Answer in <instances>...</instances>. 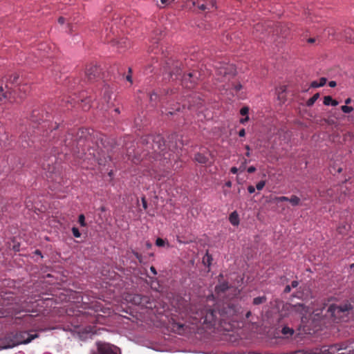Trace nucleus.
<instances>
[{
    "label": "nucleus",
    "mask_w": 354,
    "mask_h": 354,
    "mask_svg": "<svg viewBox=\"0 0 354 354\" xmlns=\"http://www.w3.org/2000/svg\"><path fill=\"white\" fill-rule=\"evenodd\" d=\"M28 88V87L27 85H22L19 87L18 90H19V91L23 90L24 92H26Z\"/></svg>",
    "instance_id": "nucleus-50"
},
{
    "label": "nucleus",
    "mask_w": 354,
    "mask_h": 354,
    "mask_svg": "<svg viewBox=\"0 0 354 354\" xmlns=\"http://www.w3.org/2000/svg\"><path fill=\"white\" fill-rule=\"evenodd\" d=\"M319 97V93H315L313 97L309 98L306 102L307 106H312L315 102L318 100Z\"/></svg>",
    "instance_id": "nucleus-20"
},
{
    "label": "nucleus",
    "mask_w": 354,
    "mask_h": 354,
    "mask_svg": "<svg viewBox=\"0 0 354 354\" xmlns=\"http://www.w3.org/2000/svg\"><path fill=\"white\" fill-rule=\"evenodd\" d=\"M315 41V38H309V39H308V43H310V44H313V43H314Z\"/></svg>",
    "instance_id": "nucleus-63"
},
{
    "label": "nucleus",
    "mask_w": 354,
    "mask_h": 354,
    "mask_svg": "<svg viewBox=\"0 0 354 354\" xmlns=\"http://www.w3.org/2000/svg\"><path fill=\"white\" fill-rule=\"evenodd\" d=\"M354 308V303L346 300L339 304H324L321 314L324 313V317L334 322H339L348 318Z\"/></svg>",
    "instance_id": "nucleus-2"
},
{
    "label": "nucleus",
    "mask_w": 354,
    "mask_h": 354,
    "mask_svg": "<svg viewBox=\"0 0 354 354\" xmlns=\"http://www.w3.org/2000/svg\"><path fill=\"white\" fill-rule=\"evenodd\" d=\"M332 97L329 95L328 96H325L324 98V105L326 106H329L331 104V102H332Z\"/></svg>",
    "instance_id": "nucleus-38"
},
{
    "label": "nucleus",
    "mask_w": 354,
    "mask_h": 354,
    "mask_svg": "<svg viewBox=\"0 0 354 354\" xmlns=\"http://www.w3.org/2000/svg\"><path fill=\"white\" fill-rule=\"evenodd\" d=\"M80 100L82 103H84V104L82 105V109L84 111L88 110L91 107V99L86 97L85 99H81Z\"/></svg>",
    "instance_id": "nucleus-22"
},
{
    "label": "nucleus",
    "mask_w": 354,
    "mask_h": 354,
    "mask_svg": "<svg viewBox=\"0 0 354 354\" xmlns=\"http://www.w3.org/2000/svg\"><path fill=\"white\" fill-rule=\"evenodd\" d=\"M142 295H134L133 297H132V299H131V301L136 304V305H139L140 306L141 303H142Z\"/></svg>",
    "instance_id": "nucleus-24"
},
{
    "label": "nucleus",
    "mask_w": 354,
    "mask_h": 354,
    "mask_svg": "<svg viewBox=\"0 0 354 354\" xmlns=\"http://www.w3.org/2000/svg\"><path fill=\"white\" fill-rule=\"evenodd\" d=\"M251 315H252L251 311H248L247 313L245 314V317L247 319H248L251 316Z\"/></svg>",
    "instance_id": "nucleus-64"
},
{
    "label": "nucleus",
    "mask_w": 354,
    "mask_h": 354,
    "mask_svg": "<svg viewBox=\"0 0 354 354\" xmlns=\"http://www.w3.org/2000/svg\"><path fill=\"white\" fill-rule=\"evenodd\" d=\"M229 220L232 225H237L239 223V216L236 212H234L230 214Z\"/></svg>",
    "instance_id": "nucleus-17"
},
{
    "label": "nucleus",
    "mask_w": 354,
    "mask_h": 354,
    "mask_svg": "<svg viewBox=\"0 0 354 354\" xmlns=\"http://www.w3.org/2000/svg\"><path fill=\"white\" fill-rule=\"evenodd\" d=\"M341 109L344 113H348L353 111V108L352 106H348L346 105H344L341 106Z\"/></svg>",
    "instance_id": "nucleus-33"
},
{
    "label": "nucleus",
    "mask_w": 354,
    "mask_h": 354,
    "mask_svg": "<svg viewBox=\"0 0 354 354\" xmlns=\"http://www.w3.org/2000/svg\"><path fill=\"white\" fill-rule=\"evenodd\" d=\"M266 300H267V298L266 296L257 297L253 299L252 303L254 305H259V304L265 303L266 301Z\"/></svg>",
    "instance_id": "nucleus-25"
},
{
    "label": "nucleus",
    "mask_w": 354,
    "mask_h": 354,
    "mask_svg": "<svg viewBox=\"0 0 354 354\" xmlns=\"http://www.w3.org/2000/svg\"><path fill=\"white\" fill-rule=\"evenodd\" d=\"M43 168L44 170H46L47 172L50 174V176L48 177H51V174L54 173L55 169L54 166H50V163H43Z\"/></svg>",
    "instance_id": "nucleus-28"
},
{
    "label": "nucleus",
    "mask_w": 354,
    "mask_h": 354,
    "mask_svg": "<svg viewBox=\"0 0 354 354\" xmlns=\"http://www.w3.org/2000/svg\"><path fill=\"white\" fill-rule=\"evenodd\" d=\"M348 345H351V346H353V347H351L350 348L351 349H353V351H351V354H354V342H352V343H348Z\"/></svg>",
    "instance_id": "nucleus-62"
},
{
    "label": "nucleus",
    "mask_w": 354,
    "mask_h": 354,
    "mask_svg": "<svg viewBox=\"0 0 354 354\" xmlns=\"http://www.w3.org/2000/svg\"><path fill=\"white\" fill-rule=\"evenodd\" d=\"M210 156H211V153L209 151L207 152V156L204 153H197L195 155L194 160L200 164L205 165V164L208 163L209 160V157Z\"/></svg>",
    "instance_id": "nucleus-14"
},
{
    "label": "nucleus",
    "mask_w": 354,
    "mask_h": 354,
    "mask_svg": "<svg viewBox=\"0 0 354 354\" xmlns=\"http://www.w3.org/2000/svg\"><path fill=\"white\" fill-rule=\"evenodd\" d=\"M248 120H249V117L247 115L245 118H241V119L240 120V122H241V124H244L245 122H248Z\"/></svg>",
    "instance_id": "nucleus-55"
},
{
    "label": "nucleus",
    "mask_w": 354,
    "mask_h": 354,
    "mask_svg": "<svg viewBox=\"0 0 354 354\" xmlns=\"http://www.w3.org/2000/svg\"><path fill=\"white\" fill-rule=\"evenodd\" d=\"M90 136V133L87 129H80L76 133L75 138L73 133L68 134L66 138L64 140V145L71 150L75 151V147H77L78 145L81 146V143L84 141L89 140Z\"/></svg>",
    "instance_id": "nucleus-7"
},
{
    "label": "nucleus",
    "mask_w": 354,
    "mask_h": 354,
    "mask_svg": "<svg viewBox=\"0 0 354 354\" xmlns=\"http://www.w3.org/2000/svg\"><path fill=\"white\" fill-rule=\"evenodd\" d=\"M336 85H337V84H336V82H335V81H330V82H329V83H328V86H329L330 87H332V88H333V87H335Z\"/></svg>",
    "instance_id": "nucleus-57"
},
{
    "label": "nucleus",
    "mask_w": 354,
    "mask_h": 354,
    "mask_svg": "<svg viewBox=\"0 0 354 354\" xmlns=\"http://www.w3.org/2000/svg\"><path fill=\"white\" fill-rule=\"evenodd\" d=\"M291 310L292 312L299 313V315L301 316L302 322H304V318L305 319L306 318V315L308 313V308L302 304H298L292 306L291 308Z\"/></svg>",
    "instance_id": "nucleus-12"
},
{
    "label": "nucleus",
    "mask_w": 354,
    "mask_h": 354,
    "mask_svg": "<svg viewBox=\"0 0 354 354\" xmlns=\"http://www.w3.org/2000/svg\"><path fill=\"white\" fill-rule=\"evenodd\" d=\"M131 72H132L131 68H129V74H128V75H127V77H126V80H127L128 82H129L131 84H132V82H133V80H132V76H131Z\"/></svg>",
    "instance_id": "nucleus-42"
},
{
    "label": "nucleus",
    "mask_w": 354,
    "mask_h": 354,
    "mask_svg": "<svg viewBox=\"0 0 354 354\" xmlns=\"http://www.w3.org/2000/svg\"><path fill=\"white\" fill-rule=\"evenodd\" d=\"M103 97L106 103H109L111 98V92L108 87L104 88Z\"/></svg>",
    "instance_id": "nucleus-19"
},
{
    "label": "nucleus",
    "mask_w": 354,
    "mask_h": 354,
    "mask_svg": "<svg viewBox=\"0 0 354 354\" xmlns=\"http://www.w3.org/2000/svg\"><path fill=\"white\" fill-rule=\"evenodd\" d=\"M326 81H327V80H326V77H321V78L319 79V82H318V83H319V85L320 86H324V85L326 84Z\"/></svg>",
    "instance_id": "nucleus-44"
},
{
    "label": "nucleus",
    "mask_w": 354,
    "mask_h": 354,
    "mask_svg": "<svg viewBox=\"0 0 354 354\" xmlns=\"http://www.w3.org/2000/svg\"><path fill=\"white\" fill-rule=\"evenodd\" d=\"M337 104H338L337 101H336V100H335L332 99V102H331L330 105H332V106H337Z\"/></svg>",
    "instance_id": "nucleus-61"
},
{
    "label": "nucleus",
    "mask_w": 354,
    "mask_h": 354,
    "mask_svg": "<svg viewBox=\"0 0 354 354\" xmlns=\"http://www.w3.org/2000/svg\"><path fill=\"white\" fill-rule=\"evenodd\" d=\"M281 333L284 335H292L294 333V330L289 327L285 326L282 328Z\"/></svg>",
    "instance_id": "nucleus-32"
},
{
    "label": "nucleus",
    "mask_w": 354,
    "mask_h": 354,
    "mask_svg": "<svg viewBox=\"0 0 354 354\" xmlns=\"http://www.w3.org/2000/svg\"><path fill=\"white\" fill-rule=\"evenodd\" d=\"M349 229L350 226L348 225H342L337 227V231L339 234H345Z\"/></svg>",
    "instance_id": "nucleus-30"
},
{
    "label": "nucleus",
    "mask_w": 354,
    "mask_h": 354,
    "mask_svg": "<svg viewBox=\"0 0 354 354\" xmlns=\"http://www.w3.org/2000/svg\"><path fill=\"white\" fill-rule=\"evenodd\" d=\"M150 270H151V272L154 275H156V274H157V271H156V270L155 267H153V266H151V268H150Z\"/></svg>",
    "instance_id": "nucleus-58"
},
{
    "label": "nucleus",
    "mask_w": 354,
    "mask_h": 354,
    "mask_svg": "<svg viewBox=\"0 0 354 354\" xmlns=\"http://www.w3.org/2000/svg\"><path fill=\"white\" fill-rule=\"evenodd\" d=\"M263 27H264V26H263V23L259 22V23H257V24H255L254 29L257 32H261V31H263Z\"/></svg>",
    "instance_id": "nucleus-35"
},
{
    "label": "nucleus",
    "mask_w": 354,
    "mask_h": 354,
    "mask_svg": "<svg viewBox=\"0 0 354 354\" xmlns=\"http://www.w3.org/2000/svg\"><path fill=\"white\" fill-rule=\"evenodd\" d=\"M142 299H142V303H141L140 306H145L146 308H151L152 307L151 305L149 306L151 303H150V299L148 296L142 295Z\"/></svg>",
    "instance_id": "nucleus-29"
},
{
    "label": "nucleus",
    "mask_w": 354,
    "mask_h": 354,
    "mask_svg": "<svg viewBox=\"0 0 354 354\" xmlns=\"http://www.w3.org/2000/svg\"><path fill=\"white\" fill-rule=\"evenodd\" d=\"M185 325L180 323H174L173 328L174 330H176L179 334H181L184 332V328Z\"/></svg>",
    "instance_id": "nucleus-27"
},
{
    "label": "nucleus",
    "mask_w": 354,
    "mask_h": 354,
    "mask_svg": "<svg viewBox=\"0 0 354 354\" xmlns=\"http://www.w3.org/2000/svg\"><path fill=\"white\" fill-rule=\"evenodd\" d=\"M217 74L221 75L225 80H230L234 77L236 73V68L233 64H225L221 66H216Z\"/></svg>",
    "instance_id": "nucleus-9"
},
{
    "label": "nucleus",
    "mask_w": 354,
    "mask_h": 354,
    "mask_svg": "<svg viewBox=\"0 0 354 354\" xmlns=\"http://www.w3.org/2000/svg\"><path fill=\"white\" fill-rule=\"evenodd\" d=\"M192 5H193L194 6H198V8L201 10H202V11H204V10H207V5H206V4H204V3L199 4L198 1H194V0H193V1H192Z\"/></svg>",
    "instance_id": "nucleus-31"
},
{
    "label": "nucleus",
    "mask_w": 354,
    "mask_h": 354,
    "mask_svg": "<svg viewBox=\"0 0 354 354\" xmlns=\"http://www.w3.org/2000/svg\"><path fill=\"white\" fill-rule=\"evenodd\" d=\"M37 333L30 330H12L7 333L3 337L0 338V348L8 349L14 348L20 344H27L32 340L37 338Z\"/></svg>",
    "instance_id": "nucleus-3"
},
{
    "label": "nucleus",
    "mask_w": 354,
    "mask_h": 354,
    "mask_svg": "<svg viewBox=\"0 0 354 354\" xmlns=\"http://www.w3.org/2000/svg\"><path fill=\"white\" fill-rule=\"evenodd\" d=\"M284 354H307V353L305 352L303 350H297V351H292V352L286 353H284Z\"/></svg>",
    "instance_id": "nucleus-43"
},
{
    "label": "nucleus",
    "mask_w": 354,
    "mask_h": 354,
    "mask_svg": "<svg viewBox=\"0 0 354 354\" xmlns=\"http://www.w3.org/2000/svg\"><path fill=\"white\" fill-rule=\"evenodd\" d=\"M169 111L167 113V115H174L175 113V111H179L180 110V106L178 103L176 104L170 105Z\"/></svg>",
    "instance_id": "nucleus-23"
},
{
    "label": "nucleus",
    "mask_w": 354,
    "mask_h": 354,
    "mask_svg": "<svg viewBox=\"0 0 354 354\" xmlns=\"http://www.w3.org/2000/svg\"><path fill=\"white\" fill-rule=\"evenodd\" d=\"M159 39H154L151 41L152 45L150 47L151 52L153 53L154 54H158L160 52V49H159L158 45V40Z\"/></svg>",
    "instance_id": "nucleus-16"
},
{
    "label": "nucleus",
    "mask_w": 354,
    "mask_h": 354,
    "mask_svg": "<svg viewBox=\"0 0 354 354\" xmlns=\"http://www.w3.org/2000/svg\"><path fill=\"white\" fill-rule=\"evenodd\" d=\"M265 185H266V181L265 180H261V181H259L257 184L256 188H257V190L260 191V190L263 189V188L264 187Z\"/></svg>",
    "instance_id": "nucleus-40"
},
{
    "label": "nucleus",
    "mask_w": 354,
    "mask_h": 354,
    "mask_svg": "<svg viewBox=\"0 0 354 354\" xmlns=\"http://www.w3.org/2000/svg\"><path fill=\"white\" fill-rule=\"evenodd\" d=\"M160 2L163 5H168L171 3L170 0H160Z\"/></svg>",
    "instance_id": "nucleus-59"
},
{
    "label": "nucleus",
    "mask_w": 354,
    "mask_h": 354,
    "mask_svg": "<svg viewBox=\"0 0 354 354\" xmlns=\"http://www.w3.org/2000/svg\"><path fill=\"white\" fill-rule=\"evenodd\" d=\"M119 349L110 344L97 342V351H93L91 354H118Z\"/></svg>",
    "instance_id": "nucleus-10"
},
{
    "label": "nucleus",
    "mask_w": 354,
    "mask_h": 354,
    "mask_svg": "<svg viewBox=\"0 0 354 354\" xmlns=\"http://www.w3.org/2000/svg\"><path fill=\"white\" fill-rule=\"evenodd\" d=\"M299 285V282L297 281H292L291 283V288H296Z\"/></svg>",
    "instance_id": "nucleus-52"
},
{
    "label": "nucleus",
    "mask_w": 354,
    "mask_h": 354,
    "mask_svg": "<svg viewBox=\"0 0 354 354\" xmlns=\"http://www.w3.org/2000/svg\"><path fill=\"white\" fill-rule=\"evenodd\" d=\"M274 201L277 203L289 201V198H288L286 196H279V197H276L274 198Z\"/></svg>",
    "instance_id": "nucleus-39"
},
{
    "label": "nucleus",
    "mask_w": 354,
    "mask_h": 354,
    "mask_svg": "<svg viewBox=\"0 0 354 354\" xmlns=\"http://www.w3.org/2000/svg\"><path fill=\"white\" fill-rule=\"evenodd\" d=\"M245 149H247V152H246L245 155H246V156L249 157L250 156V153L249 152L250 147L248 145H246Z\"/></svg>",
    "instance_id": "nucleus-60"
},
{
    "label": "nucleus",
    "mask_w": 354,
    "mask_h": 354,
    "mask_svg": "<svg viewBox=\"0 0 354 354\" xmlns=\"http://www.w3.org/2000/svg\"><path fill=\"white\" fill-rule=\"evenodd\" d=\"M233 88L236 92H238L242 88V85L240 83L234 84Z\"/></svg>",
    "instance_id": "nucleus-45"
},
{
    "label": "nucleus",
    "mask_w": 354,
    "mask_h": 354,
    "mask_svg": "<svg viewBox=\"0 0 354 354\" xmlns=\"http://www.w3.org/2000/svg\"><path fill=\"white\" fill-rule=\"evenodd\" d=\"M228 289L227 283H222L216 286L215 290L217 293L224 292Z\"/></svg>",
    "instance_id": "nucleus-18"
},
{
    "label": "nucleus",
    "mask_w": 354,
    "mask_h": 354,
    "mask_svg": "<svg viewBox=\"0 0 354 354\" xmlns=\"http://www.w3.org/2000/svg\"><path fill=\"white\" fill-rule=\"evenodd\" d=\"M149 98L151 102L156 101L158 99V95L155 93H153L150 95Z\"/></svg>",
    "instance_id": "nucleus-46"
},
{
    "label": "nucleus",
    "mask_w": 354,
    "mask_h": 354,
    "mask_svg": "<svg viewBox=\"0 0 354 354\" xmlns=\"http://www.w3.org/2000/svg\"><path fill=\"white\" fill-rule=\"evenodd\" d=\"M230 172L233 174H236L238 172V169L236 167H232L230 169Z\"/></svg>",
    "instance_id": "nucleus-53"
},
{
    "label": "nucleus",
    "mask_w": 354,
    "mask_h": 354,
    "mask_svg": "<svg viewBox=\"0 0 354 354\" xmlns=\"http://www.w3.org/2000/svg\"><path fill=\"white\" fill-rule=\"evenodd\" d=\"M351 347L353 346L348 345L347 342H342L329 346L327 351L328 354H351L353 351Z\"/></svg>",
    "instance_id": "nucleus-8"
},
{
    "label": "nucleus",
    "mask_w": 354,
    "mask_h": 354,
    "mask_svg": "<svg viewBox=\"0 0 354 354\" xmlns=\"http://www.w3.org/2000/svg\"><path fill=\"white\" fill-rule=\"evenodd\" d=\"M300 201H301L300 198L295 195H292V196H291L290 198H289V202L293 206L299 205L300 204Z\"/></svg>",
    "instance_id": "nucleus-26"
},
{
    "label": "nucleus",
    "mask_w": 354,
    "mask_h": 354,
    "mask_svg": "<svg viewBox=\"0 0 354 354\" xmlns=\"http://www.w3.org/2000/svg\"><path fill=\"white\" fill-rule=\"evenodd\" d=\"M72 233L73 235L76 238H79L81 236V233L80 232L79 230L75 227H73L72 228Z\"/></svg>",
    "instance_id": "nucleus-36"
},
{
    "label": "nucleus",
    "mask_w": 354,
    "mask_h": 354,
    "mask_svg": "<svg viewBox=\"0 0 354 354\" xmlns=\"http://www.w3.org/2000/svg\"><path fill=\"white\" fill-rule=\"evenodd\" d=\"M248 112H249V108L247 107V106H244L243 108H241V109L240 110V113L242 115H248Z\"/></svg>",
    "instance_id": "nucleus-41"
},
{
    "label": "nucleus",
    "mask_w": 354,
    "mask_h": 354,
    "mask_svg": "<svg viewBox=\"0 0 354 354\" xmlns=\"http://www.w3.org/2000/svg\"><path fill=\"white\" fill-rule=\"evenodd\" d=\"M310 87L311 88H318V87H320V86L319 85V83L317 81H313L310 83Z\"/></svg>",
    "instance_id": "nucleus-47"
},
{
    "label": "nucleus",
    "mask_w": 354,
    "mask_h": 354,
    "mask_svg": "<svg viewBox=\"0 0 354 354\" xmlns=\"http://www.w3.org/2000/svg\"><path fill=\"white\" fill-rule=\"evenodd\" d=\"M142 140V143L145 145L147 155H161V152L165 149V141L160 135L147 136Z\"/></svg>",
    "instance_id": "nucleus-6"
},
{
    "label": "nucleus",
    "mask_w": 354,
    "mask_h": 354,
    "mask_svg": "<svg viewBox=\"0 0 354 354\" xmlns=\"http://www.w3.org/2000/svg\"><path fill=\"white\" fill-rule=\"evenodd\" d=\"M245 135V131L244 129H241L239 132V136L240 137H243Z\"/></svg>",
    "instance_id": "nucleus-51"
},
{
    "label": "nucleus",
    "mask_w": 354,
    "mask_h": 354,
    "mask_svg": "<svg viewBox=\"0 0 354 354\" xmlns=\"http://www.w3.org/2000/svg\"><path fill=\"white\" fill-rule=\"evenodd\" d=\"M248 191L250 194H252L255 192V187L252 185H250L248 187Z\"/></svg>",
    "instance_id": "nucleus-48"
},
{
    "label": "nucleus",
    "mask_w": 354,
    "mask_h": 354,
    "mask_svg": "<svg viewBox=\"0 0 354 354\" xmlns=\"http://www.w3.org/2000/svg\"><path fill=\"white\" fill-rule=\"evenodd\" d=\"M19 75L17 74L12 75L9 79L6 77L2 80L0 85V101L1 102H10V103L16 102L19 103V100L15 97L16 91L15 88L18 84Z\"/></svg>",
    "instance_id": "nucleus-4"
},
{
    "label": "nucleus",
    "mask_w": 354,
    "mask_h": 354,
    "mask_svg": "<svg viewBox=\"0 0 354 354\" xmlns=\"http://www.w3.org/2000/svg\"><path fill=\"white\" fill-rule=\"evenodd\" d=\"M290 290H291V286H289V285H288V286H286L285 287L284 292H286V293H288V292H290Z\"/></svg>",
    "instance_id": "nucleus-56"
},
{
    "label": "nucleus",
    "mask_w": 354,
    "mask_h": 354,
    "mask_svg": "<svg viewBox=\"0 0 354 354\" xmlns=\"http://www.w3.org/2000/svg\"><path fill=\"white\" fill-rule=\"evenodd\" d=\"M113 46H116L118 51L122 53L129 48L131 45L130 41L126 38H122L120 40H111Z\"/></svg>",
    "instance_id": "nucleus-11"
},
{
    "label": "nucleus",
    "mask_w": 354,
    "mask_h": 354,
    "mask_svg": "<svg viewBox=\"0 0 354 354\" xmlns=\"http://www.w3.org/2000/svg\"><path fill=\"white\" fill-rule=\"evenodd\" d=\"M345 37L348 41L354 43V32L352 30H347L345 32Z\"/></svg>",
    "instance_id": "nucleus-21"
},
{
    "label": "nucleus",
    "mask_w": 354,
    "mask_h": 354,
    "mask_svg": "<svg viewBox=\"0 0 354 354\" xmlns=\"http://www.w3.org/2000/svg\"><path fill=\"white\" fill-rule=\"evenodd\" d=\"M240 308L236 300L232 299L217 303L214 308L204 306L202 304H190L186 312L191 319V324H201L211 328L232 318L239 312Z\"/></svg>",
    "instance_id": "nucleus-1"
},
{
    "label": "nucleus",
    "mask_w": 354,
    "mask_h": 354,
    "mask_svg": "<svg viewBox=\"0 0 354 354\" xmlns=\"http://www.w3.org/2000/svg\"><path fill=\"white\" fill-rule=\"evenodd\" d=\"M86 75L89 81L94 80L99 73V70L97 66L92 65L86 69Z\"/></svg>",
    "instance_id": "nucleus-13"
},
{
    "label": "nucleus",
    "mask_w": 354,
    "mask_h": 354,
    "mask_svg": "<svg viewBox=\"0 0 354 354\" xmlns=\"http://www.w3.org/2000/svg\"><path fill=\"white\" fill-rule=\"evenodd\" d=\"M66 21V19L64 17H60L59 19H58V22L59 24H64V22Z\"/></svg>",
    "instance_id": "nucleus-54"
},
{
    "label": "nucleus",
    "mask_w": 354,
    "mask_h": 354,
    "mask_svg": "<svg viewBox=\"0 0 354 354\" xmlns=\"http://www.w3.org/2000/svg\"><path fill=\"white\" fill-rule=\"evenodd\" d=\"M156 245L158 247H163L165 245V241L161 238H158L156 241Z\"/></svg>",
    "instance_id": "nucleus-37"
},
{
    "label": "nucleus",
    "mask_w": 354,
    "mask_h": 354,
    "mask_svg": "<svg viewBox=\"0 0 354 354\" xmlns=\"http://www.w3.org/2000/svg\"><path fill=\"white\" fill-rule=\"evenodd\" d=\"M266 27L269 28V29H266V30L270 34V32H273V34L280 35L282 37H286V30H283V28L281 25H278L276 26L274 30H272V28H270V24L266 25Z\"/></svg>",
    "instance_id": "nucleus-15"
},
{
    "label": "nucleus",
    "mask_w": 354,
    "mask_h": 354,
    "mask_svg": "<svg viewBox=\"0 0 354 354\" xmlns=\"http://www.w3.org/2000/svg\"><path fill=\"white\" fill-rule=\"evenodd\" d=\"M256 171V168L254 166H250L248 168V172L250 174L254 173Z\"/></svg>",
    "instance_id": "nucleus-49"
},
{
    "label": "nucleus",
    "mask_w": 354,
    "mask_h": 354,
    "mask_svg": "<svg viewBox=\"0 0 354 354\" xmlns=\"http://www.w3.org/2000/svg\"><path fill=\"white\" fill-rule=\"evenodd\" d=\"M199 73L196 71L184 74L182 76V70L178 62L173 64L172 70L169 71L168 75L173 80H180L182 85L187 88H192L196 84Z\"/></svg>",
    "instance_id": "nucleus-5"
},
{
    "label": "nucleus",
    "mask_w": 354,
    "mask_h": 354,
    "mask_svg": "<svg viewBox=\"0 0 354 354\" xmlns=\"http://www.w3.org/2000/svg\"><path fill=\"white\" fill-rule=\"evenodd\" d=\"M78 222L81 226L85 227L86 223L85 222V216L84 214H80L78 217Z\"/></svg>",
    "instance_id": "nucleus-34"
}]
</instances>
